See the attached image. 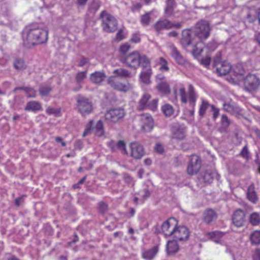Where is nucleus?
Masks as SVG:
<instances>
[{
    "instance_id": "f257e3e1",
    "label": "nucleus",
    "mask_w": 260,
    "mask_h": 260,
    "mask_svg": "<svg viewBox=\"0 0 260 260\" xmlns=\"http://www.w3.org/2000/svg\"><path fill=\"white\" fill-rule=\"evenodd\" d=\"M48 31L40 27H31L23 36V44L27 47L45 43L48 40Z\"/></svg>"
},
{
    "instance_id": "f03ea898",
    "label": "nucleus",
    "mask_w": 260,
    "mask_h": 260,
    "mask_svg": "<svg viewBox=\"0 0 260 260\" xmlns=\"http://www.w3.org/2000/svg\"><path fill=\"white\" fill-rule=\"evenodd\" d=\"M120 61L127 67L134 69H137L139 66L143 68H147L149 67L150 64L149 59L145 55L141 56L139 53L136 51L121 57Z\"/></svg>"
},
{
    "instance_id": "7ed1b4c3",
    "label": "nucleus",
    "mask_w": 260,
    "mask_h": 260,
    "mask_svg": "<svg viewBox=\"0 0 260 260\" xmlns=\"http://www.w3.org/2000/svg\"><path fill=\"white\" fill-rule=\"evenodd\" d=\"M181 44L183 48H186L190 45L192 46V53L194 56H198L203 51V46H201L198 40L193 35V31L189 29L182 30Z\"/></svg>"
},
{
    "instance_id": "20e7f679",
    "label": "nucleus",
    "mask_w": 260,
    "mask_h": 260,
    "mask_svg": "<svg viewBox=\"0 0 260 260\" xmlns=\"http://www.w3.org/2000/svg\"><path fill=\"white\" fill-rule=\"evenodd\" d=\"M210 27L209 22L206 20L198 21L195 25L193 31L198 43L204 47L203 41L207 39L210 33Z\"/></svg>"
},
{
    "instance_id": "39448f33",
    "label": "nucleus",
    "mask_w": 260,
    "mask_h": 260,
    "mask_svg": "<svg viewBox=\"0 0 260 260\" xmlns=\"http://www.w3.org/2000/svg\"><path fill=\"white\" fill-rule=\"evenodd\" d=\"M102 27L106 32H113L117 29L118 23L116 18L107 11H103L100 15Z\"/></svg>"
},
{
    "instance_id": "423d86ee",
    "label": "nucleus",
    "mask_w": 260,
    "mask_h": 260,
    "mask_svg": "<svg viewBox=\"0 0 260 260\" xmlns=\"http://www.w3.org/2000/svg\"><path fill=\"white\" fill-rule=\"evenodd\" d=\"M76 109L83 116L90 114L93 110V104L88 98L79 95L76 98Z\"/></svg>"
},
{
    "instance_id": "0eeeda50",
    "label": "nucleus",
    "mask_w": 260,
    "mask_h": 260,
    "mask_svg": "<svg viewBox=\"0 0 260 260\" xmlns=\"http://www.w3.org/2000/svg\"><path fill=\"white\" fill-rule=\"evenodd\" d=\"M259 85V79L253 74H249L244 80V89L250 93L255 92Z\"/></svg>"
},
{
    "instance_id": "6e6552de",
    "label": "nucleus",
    "mask_w": 260,
    "mask_h": 260,
    "mask_svg": "<svg viewBox=\"0 0 260 260\" xmlns=\"http://www.w3.org/2000/svg\"><path fill=\"white\" fill-rule=\"evenodd\" d=\"M92 120H90L86 125V127L83 134V136L93 133L96 136L101 137L104 134V126L103 122L99 120L94 126H92Z\"/></svg>"
},
{
    "instance_id": "1a4fd4ad",
    "label": "nucleus",
    "mask_w": 260,
    "mask_h": 260,
    "mask_svg": "<svg viewBox=\"0 0 260 260\" xmlns=\"http://www.w3.org/2000/svg\"><path fill=\"white\" fill-rule=\"evenodd\" d=\"M124 109L122 108H112L108 111L105 117L106 120L113 123L118 121L125 115Z\"/></svg>"
},
{
    "instance_id": "9d476101",
    "label": "nucleus",
    "mask_w": 260,
    "mask_h": 260,
    "mask_svg": "<svg viewBox=\"0 0 260 260\" xmlns=\"http://www.w3.org/2000/svg\"><path fill=\"white\" fill-rule=\"evenodd\" d=\"M201 167V160L196 155H191L187 167V173L191 176L197 174Z\"/></svg>"
},
{
    "instance_id": "9b49d317",
    "label": "nucleus",
    "mask_w": 260,
    "mask_h": 260,
    "mask_svg": "<svg viewBox=\"0 0 260 260\" xmlns=\"http://www.w3.org/2000/svg\"><path fill=\"white\" fill-rule=\"evenodd\" d=\"M120 151L123 154H128L135 159H140L144 154L145 151L143 147H118Z\"/></svg>"
},
{
    "instance_id": "f8f14e48",
    "label": "nucleus",
    "mask_w": 260,
    "mask_h": 260,
    "mask_svg": "<svg viewBox=\"0 0 260 260\" xmlns=\"http://www.w3.org/2000/svg\"><path fill=\"white\" fill-rule=\"evenodd\" d=\"M214 66L217 73L220 75H225L231 70V66L227 62L220 61V56H217L214 59Z\"/></svg>"
},
{
    "instance_id": "ddd939ff",
    "label": "nucleus",
    "mask_w": 260,
    "mask_h": 260,
    "mask_svg": "<svg viewBox=\"0 0 260 260\" xmlns=\"http://www.w3.org/2000/svg\"><path fill=\"white\" fill-rule=\"evenodd\" d=\"M108 83L114 89L124 92H126L132 88V87L129 83H123L121 82L116 81L113 76H111L109 78L108 80Z\"/></svg>"
},
{
    "instance_id": "4468645a",
    "label": "nucleus",
    "mask_w": 260,
    "mask_h": 260,
    "mask_svg": "<svg viewBox=\"0 0 260 260\" xmlns=\"http://www.w3.org/2000/svg\"><path fill=\"white\" fill-rule=\"evenodd\" d=\"M232 222L237 227L244 226L246 222L245 212L240 209L237 210L233 215Z\"/></svg>"
},
{
    "instance_id": "2eb2a0df",
    "label": "nucleus",
    "mask_w": 260,
    "mask_h": 260,
    "mask_svg": "<svg viewBox=\"0 0 260 260\" xmlns=\"http://www.w3.org/2000/svg\"><path fill=\"white\" fill-rule=\"evenodd\" d=\"M173 236L179 241L187 239L189 237V232L186 227L184 226L175 228Z\"/></svg>"
},
{
    "instance_id": "dca6fc26",
    "label": "nucleus",
    "mask_w": 260,
    "mask_h": 260,
    "mask_svg": "<svg viewBox=\"0 0 260 260\" xmlns=\"http://www.w3.org/2000/svg\"><path fill=\"white\" fill-rule=\"evenodd\" d=\"M143 122L142 128L146 132H150L154 126V121L152 116L149 114H144L141 115Z\"/></svg>"
},
{
    "instance_id": "f3484780",
    "label": "nucleus",
    "mask_w": 260,
    "mask_h": 260,
    "mask_svg": "<svg viewBox=\"0 0 260 260\" xmlns=\"http://www.w3.org/2000/svg\"><path fill=\"white\" fill-rule=\"evenodd\" d=\"M217 218V214L213 209H208L203 213L202 220L207 224L215 221Z\"/></svg>"
},
{
    "instance_id": "a211bd4d",
    "label": "nucleus",
    "mask_w": 260,
    "mask_h": 260,
    "mask_svg": "<svg viewBox=\"0 0 260 260\" xmlns=\"http://www.w3.org/2000/svg\"><path fill=\"white\" fill-rule=\"evenodd\" d=\"M159 250L158 246H155L150 249L144 250L142 253V257L146 260H152Z\"/></svg>"
},
{
    "instance_id": "6ab92c4d",
    "label": "nucleus",
    "mask_w": 260,
    "mask_h": 260,
    "mask_svg": "<svg viewBox=\"0 0 260 260\" xmlns=\"http://www.w3.org/2000/svg\"><path fill=\"white\" fill-rule=\"evenodd\" d=\"M174 225L171 224L170 220H167L161 225V230L166 236H173L175 230Z\"/></svg>"
},
{
    "instance_id": "aec40b11",
    "label": "nucleus",
    "mask_w": 260,
    "mask_h": 260,
    "mask_svg": "<svg viewBox=\"0 0 260 260\" xmlns=\"http://www.w3.org/2000/svg\"><path fill=\"white\" fill-rule=\"evenodd\" d=\"M171 50V55L176 61L179 64H183L185 62V59L180 53L177 49L174 46L171 45L170 47Z\"/></svg>"
},
{
    "instance_id": "412c9836",
    "label": "nucleus",
    "mask_w": 260,
    "mask_h": 260,
    "mask_svg": "<svg viewBox=\"0 0 260 260\" xmlns=\"http://www.w3.org/2000/svg\"><path fill=\"white\" fill-rule=\"evenodd\" d=\"M171 21L168 19L159 20L155 24L154 27L156 31L159 32L161 30L166 29H170Z\"/></svg>"
},
{
    "instance_id": "4be33fe9",
    "label": "nucleus",
    "mask_w": 260,
    "mask_h": 260,
    "mask_svg": "<svg viewBox=\"0 0 260 260\" xmlns=\"http://www.w3.org/2000/svg\"><path fill=\"white\" fill-rule=\"evenodd\" d=\"M25 111L36 112L42 110V105L41 103L38 101H32L28 102L25 108Z\"/></svg>"
},
{
    "instance_id": "5701e85b",
    "label": "nucleus",
    "mask_w": 260,
    "mask_h": 260,
    "mask_svg": "<svg viewBox=\"0 0 260 260\" xmlns=\"http://www.w3.org/2000/svg\"><path fill=\"white\" fill-rule=\"evenodd\" d=\"M247 197L248 199L253 203H255L257 201L258 198L255 191V188L253 184H251L248 187Z\"/></svg>"
},
{
    "instance_id": "b1692460",
    "label": "nucleus",
    "mask_w": 260,
    "mask_h": 260,
    "mask_svg": "<svg viewBox=\"0 0 260 260\" xmlns=\"http://www.w3.org/2000/svg\"><path fill=\"white\" fill-rule=\"evenodd\" d=\"M14 68L18 72H22L27 68L24 60L22 58H15L13 62Z\"/></svg>"
},
{
    "instance_id": "393cba45",
    "label": "nucleus",
    "mask_w": 260,
    "mask_h": 260,
    "mask_svg": "<svg viewBox=\"0 0 260 260\" xmlns=\"http://www.w3.org/2000/svg\"><path fill=\"white\" fill-rule=\"evenodd\" d=\"M151 98V95L147 93H144L139 101L137 109L139 110H143L147 109L148 106V102Z\"/></svg>"
},
{
    "instance_id": "a878e982",
    "label": "nucleus",
    "mask_w": 260,
    "mask_h": 260,
    "mask_svg": "<svg viewBox=\"0 0 260 260\" xmlns=\"http://www.w3.org/2000/svg\"><path fill=\"white\" fill-rule=\"evenodd\" d=\"M176 6L175 0H167L166 7L165 10V13L167 17H170L173 14L174 9Z\"/></svg>"
},
{
    "instance_id": "bb28decb",
    "label": "nucleus",
    "mask_w": 260,
    "mask_h": 260,
    "mask_svg": "<svg viewBox=\"0 0 260 260\" xmlns=\"http://www.w3.org/2000/svg\"><path fill=\"white\" fill-rule=\"evenodd\" d=\"M106 78V75L102 72H95L90 75L91 81L95 84L102 82Z\"/></svg>"
},
{
    "instance_id": "cd10ccee",
    "label": "nucleus",
    "mask_w": 260,
    "mask_h": 260,
    "mask_svg": "<svg viewBox=\"0 0 260 260\" xmlns=\"http://www.w3.org/2000/svg\"><path fill=\"white\" fill-rule=\"evenodd\" d=\"M150 66L149 67L147 68H143V71L142 72L140 75V78L141 81L145 84H149L150 83V78L152 74V70L150 68Z\"/></svg>"
},
{
    "instance_id": "c85d7f7f",
    "label": "nucleus",
    "mask_w": 260,
    "mask_h": 260,
    "mask_svg": "<svg viewBox=\"0 0 260 260\" xmlns=\"http://www.w3.org/2000/svg\"><path fill=\"white\" fill-rule=\"evenodd\" d=\"M179 247L176 240H171L168 242L167 251L169 254H174L179 250Z\"/></svg>"
},
{
    "instance_id": "c756f323",
    "label": "nucleus",
    "mask_w": 260,
    "mask_h": 260,
    "mask_svg": "<svg viewBox=\"0 0 260 260\" xmlns=\"http://www.w3.org/2000/svg\"><path fill=\"white\" fill-rule=\"evenodd\" d=\"M209 238L216 243H220L221 239L224 235V233L220 231H214L208 233Z\"/></svg>"
},
{
    "instance_id": "7c9ffc66",
    "label": "nucleus",
    "mask_w": 260,
    "mask_h": 260,
    "mask_svg": "<svg viewBox=\"0 0 260 260\" xmlns=\"http://www.w3.org/2000/svg\"><path fill=\"white\" fill-rule=\"evenodd\" d=\"M188 101L190 106L192 108L195 106V103L197 100V95L194 91L193 87L191 85L188 86Z\"/></svg>"
},
{
    "instance_id": "2f4dec72",
    "label": "nucleus",
    "mask_w": 260,
    "mask_h": 260,
    "mask_svg": "<svg viewBox=\"0 0 260 260\" xmlns=\"http://www.w3.org/2000/svg\"><path fill=\"white\" fill-rule=\"evenodd\" d=\"M157 90L165 94H168L170 92V88L168 83L166 81H160L157 85Z\"/></svg>"
},
{
    "instance_id": "473e14b6",
    "label": "nucleus",
    "mask_w": 260,
    "mask_h": 260,
    "mask_svg": "<svg viewBox=\"0 0 260 260\" xmlns=\"http://www.w3.org/2000/svg\"><path fill=\"white\" fill-rule=\"evenodd\" d=\"M250 240L253 245L260 244V231L256 230L250 234Z\"/></svg>"
},
{
    "instance_id": "72a5a7b5",
    "label": "nucleus",
    "mask_w": 260,
    "mask_h": 260,
    "mask_svg": "<svg viewBox=\"0 0 260 260\" xmlns=\"http://www.w3.org/2000/svg\"><path fill=\"white\" fill-rule=\"evenodd\" d=\"M114 77H119L120 78L128 77L131 75V72L128 70L122 68L114 70L113 71Z\"/></svg>"
},
{
    "instance_id": "f704fd0d",
    "label": "nucleus",
    "mask_w": 260,
    "mask_h": 260,
    "mask_svg": "<svg viewBox=\"0 0 260 260\" xmlns=\"http://www.w3.org/2000/svg\"><path fill=\"white\" fill-rule=\"evenodd\" d=\"M185 131L183 128L178 127L173 129V138L176 139L182 140L185 137Z\"/></svg>"
},
{
    "instance_id": "c9c22d12",
    "label": "nucleus",
    "mask_w": 260,
    "mask_h": 260,
    "mask_svg": "<svg viewBox=\"0 0 260 260\" xmlns=\"http://www.w3.org/2000/svg\"><path fill=\"white\" fill-rule=\"evenodd\" d=\"M214 173L211 171H205L202 174V177L205 183H211L214 178Z\"/></svg>"
},
{
    "instance_id": "e433bc0d",
    "label": "nucleus",
    "mask_w": 260,
    "mask_h": 260,
    "mask_svg": "<svg viewBox=\"0 0 260 260\" xmlns=\"http://www.w3.org/2000/svg\"><path fill=\"white\" fill-rule=\"evenodd\" d=\"M151 12H147L141 16L140 22L143 26H148L151 21Z\"/></svg>"
},
{
    "instance_id": "4c0bfd02",
    "label": "nucleus",
    "mask_w": 260,
    "mask_h": 260,
    "mask_svg": "<svg viewBox=\"0 0 260 260\" xmlns=\"http://www.w3.org/2000/svg\"><path fill=\"white\" fill-rule=\"evenodd\" d=\"M52 90V88L50 85H41L38 90L41 96H47Z\"/></svg>"
},
{
    "instance_id": "58836bf2",
    "label": "nucleus",
    "mask_w": 260,
    "mask_h": 260,
    "mask_svg": "<svg viewBox=\"0 0 260 260\" xmlns=\"http://www.w3.org/2000/svg\"><path fill=\"white\" fill-rule=\"evenodd\" d=\"M250 223L253 225H257L260 223V215L256 212L252 213L249 218Z\"/></svg>"
},
{
    "instance_id": "ea45409f",
    "label": "nucleus",
    "mask_w": 260,
    "mask_h": 260,
    "mask_svg": "<svg viewBox=\"0 0 260 260\" xmlns=\"http://www.w3.org/2000/svg\"><path fill=\"white\" fill-rule=\"evenodd\" d=\"M161 111L167 117H170L172 115L174 112L173 107L169 104H166L162 106Z\"/></svg>"
},
{
    "instance_id": "a19ab883",
    "label": "nucleus",
    "mask_w": 260,
    "mask_h": 260,
    "mask_svg": "<svg viewBox=\"0 0 260 260\" xmlns=\"http://www.w3.org/2000/svg\"><path fill=\"white\" fill-rule=\"evenodd\" d=\"M87 75V71L79 72L77 73L75 77V80L78 85L83 82V81L86 78Z\"/></svg>"
},
{
    "instance_id": "79ce46f5",
    "label": "nucleus",
    "mask_w": 260,
    "mask_h": 260,
    "mask_svg": "<svg viewBox=\"0 0 260 260\" xmlns=\"http://www.w3.org/2000/svg\"><path fill=\"white\" fill-rule=\"evenodd\" d=\"M242 140V138L239 134V131L236 127L233 137V141L236 145H238L241 144Z\"/></svg>"
},
{
    "instance_id": "37998d69",
    "label": "nucleus",
    "mask_w": 260,
    "mask_h": 260,
    "mask_svg": "<svg viewBox=\"0 0 260 260\" xmlns=\"http://www.w3.org/2000/svg\"><path fill=\"white\" fill-rule=\"evenodd\" d=\"M46 112L48 115H54L56 116L60 115V109H56L52 107H48L46 110Z\"/></svg>"
},
{
    "instance_id": "c03bdc74",
    "label": "nucleus",
    "mask_w": 260,
    "mask_h": 260,
    "mask_svg": "<svg viewBox=\"0 0 260 260\" xmlns=\"http://www.w3.org/2000/svg\"><path fill=\"white\" fill-rule=\"evenodd\" d=\"M220 122L222 127L224 128H226L231 123L230 119L224 114L222 115Z\"/></svg>"
},
{
    "instance_id": "a18cd8bd",
    "label": "nucleus",
    "mask_w": 260,
    "mask_h": 260,
    "mask_svg": "<svg viewBox=\"0 0 260 260\" xmlns=\"http://www.w3.org/2000/svg\"><path fill=\"white\" fill-rule=\"evenodd\" d=\"M209 105V103L207 102L203 101L199 112L200 116L202 117L204 116Z\"/></svg>"
},
{
    "instance_id": "49530a36",
    "label": "nucleus",
    "mask_w": 260,
    "mask_h": 260,
    "mask_svg": "<svg viewBox=\"0 0 260 260\" xmlns=\"http://www.w3.org/2000/svg\"><path fill=\"white\" fill-rule=\"evenodd\" d=\"M157 104L158 99H153L148 103L147 109H149L152 111H155L157 109Z\"/></svg>"
},
{
    "instance_id": "de8ad7c7",
    "label": "nucleus",
    "mask_w": 260,
    "mask_h": 260,
    "mask_svg": "<svg viewBox=\"0 0 260 260\" xmlns=\"http://www.w3.org/2000/svg\"><path fill=\"white\" fill-rule=\"evenodd\" d=\"M99 210L102 214L106 213L108 210V204L103 201L100 202L99 203Z\"/></svg>"
},
{
    "instance_id": "09e8293b",
    "label": "nucleus",
    "mask_w": 260,
    "mask_h": 260,
    "mask_svg": "<svg viewBox=\"0 0 260 260\" xmlns=\"http://www.w3.org/2000/svg\"><path fill=\"white\" fill-rule=\"evenodd\" d=\"M242 110L241 108H240L239 106L234 105L231 114L239 117L242 115Z\"/></svg>"
},
{
    "instance_id": "8fccbe9b",
    "label": "nucleus",
    "mask_w": 260,
    "mask_h": 260,
    "mask_svg": "<svg viewBox=\"0 0 260 260\" xmlns=\"http://www.w3.org/2000/svg\"><path fill=\"white\" fill-rule=\"evenodd\" d=\"M25 92L27 98H35L37 96V91L31 87H28Z\"/></svg>"
},
{
    "instance_id": "3c124183",
    "label": "nucleus",
    "mask_w": 260,
    "mask_h": 260,
    "mask_svg": "<svg viewBox=\"0 0 260 260\" xmlns=\"http://www.w3.org/2000/svg\"><path fill=\"white\" fill-rule=\"evenodd\" d=\"M125 182L129 185H134V181L133 178L127 173H124L123 176Z\"/></svg>"
},
{
    "instance_id": "603ef678",
    "label": "nucleus",
    "mask_w": 260,
    "mask_h": 260,
    "mask_svg": "<svg viewBox=\"0 0 260 260\" xmlns=\"http://www.w3.org/2000/svg\"><path fill=\"white\" fill-rule=\"evenodd\" d=\"M108 145L110 146H125L126 143L122 140H119L118 142L111 140L108 143Z\"/></svg>"
},
{
    "instance_id": "864d4df0",
    "label": "nucleus",
    "mask_w": 260,
    "mask_h": 260,
    "mask_svg": "<svg viewBox=\"0 0 260 260\" xmlns=\"http://www.w3.org/2000/svg\"><path fill=\"white\" fill-rule=\"evenodd\" d=\"M181 101L182 103L186 104L187 103L186 94L184 88H181L179 89Z\"/></svg>"
},
{
    "instance_id": "5fc2aeb1",
    "label": "nucleus",
    "mask_w": 260,
    "mask_h": 260,
    "mask_svg": "<svg viewBox=\"0 0 260 260\" xmlns=\"http://www.w3.org/2000/svg\"><path fill=\"white\" fill-rule=\"evenodd\" d=\"M160 62L162 63L160 69L161 70H165L166 71H168L169 69V67L167 66V60L162 57L160 58Z\"/></svg>"
},
{
    "instance_id": "6e6d98bb",
    "label": "nucleus",
    "mask_w": 260,
    "mask_h": 260,
    "mask_svg": "<svg viewBox=\"0 0 260 260\" xmlns=\"http://www.w3.org/2000/svg\"><path fill=\"white\" fill-rule=\"evenodd\" d=\"M240 154L242 157L246 159H248L250 157V155L247 149V147H243Z\"/></svg>"
},
{
    "instance_id": "4d7b16f0",
    "label": "nucleus",
    "mask_w": 260,
    "mask_h": 260,
    "mask_svg": "<svg viewBox=\"0 0 260 260\" xmlns=\"http://www.w3.org/2000/svg\"><path fill=\"white\" fill-rule=\"evenodd\" d=\"M234 105L230 103H224L223 105V109L225 112L231 113Z\"/></svg>"
},
{
    "instance_id": "13d9d810",
    "label": "nucleus",
    "mask_w": 260,
    "mask_h": 260,
    "mask_svg": "<svg viewBox=\"0 0 260 260\" xmlns=\"http://www.w3.org/2000/svg\"><path fill=\"white\" fill-rule=\"evenodd\" d=\"M130 48V46L127 44L121 45L120 47L119 51L121 53H125Z\"/></svg>"
},
{
    "instance_id": "bf43d9fd",
    "label": "nucleus",
    "mask_w": 260,
    "mask_h": 260,
    "mask_svg": "<svg viewBox=\"0 0 260 260\" xmlns=\"http://www.w3.org/2000/svg\"><path fill=\"white\" fill-rule=\"evenodd\" d=\"M88 62L89 60L88 58L85 57L84 56H82L79 60L78 66L80 67H83Z\"/></svg>"
},
{
    "instance_id": "052dcab7",
    "label": "nucleus",
    "mask_w": 260,
    "mask_h": 260,
    "mask_svg": "<svg viewBox=\"0 0 260 260\" xmlns=\"http://www.w3.org/2000/svg\"><path fill=\"white\" fill-rule=\"evenodd\" d=\"M212 110L213 111V118L215 120L216 118L219 116V109L216 108L214 106H211Z\"/></svg>"
},
{
    "instance_id": "680f3d73",
    "label": "nucleus",
    "mask_w": 260,
    "mask_h": 260,
    "mask_svg": "<svg viewBox=\"0 0 260 260\" xmlns=\"http://www.w3.org/2000/svg\"><path fill=\"white\" fill-rule=\"evenodd\" d=\"M210 61L211 58L210 57L207 56L201 59V63L205 66L207 67L210 64Z\"/></svg>"
},
{
    "instance_id": "e2e57ef3",
    "label": "nucleus",
    "mask_w": 260,
    "mask_h": 260,
    "mask_svg": "<svg viewBox=\"0 0 260 260\" xmlns=\"http://www.w3.org/2000/svg\"><path fill=\"white\" fill-rule=\"evenodd\" d=\"M252 258L253 260H260V249H256L254 251Z\"/></svg>"
},
{
    "instance_id": "0e129e2a",
    "label": "nucleus",
    "mask_w": 260,
    "mask_h": 260,
    "mask_svg": "<svg viewBox=\"0 0 260 260\" xmlns=\"http://www.w3.org/2000/svg\"><path fill=\"white\" fill-rule=\"evenodd\" d=\"M24 198V196H22L19 198H16L15 200V205L16 206L19 207L21 204L23 202Z\"/></svg>"
},
{
    "instance_id": "69168bd1",
    "label": "nucleus",
    "mask_w": 260,
    "mask_h": 260,
    "mask_svg": "<svg viewBox=\"0 0 260 260\" xmlns=\"http://www.w3.org/2000/svg\"><path fill=\"white\" fill-rule=\"evenodd\" d=\"M182 22H171V26L170 29L172 28H176L179 29L182 26Z\"/></svg>"
},
{
    "instance_id": "338daca9",
    "label": "nucleus",
    "mask_w": 260,
    "mask_h": 260,
    "mask_svg": "<svg viewBox=\"0 0 260 260\" xmlns=\"http://www.w3.org/2000/svg\"><path fill=\"white\" fill-rule=\"evenodd\" d=\"M131 41H132V42H134V43L139 42L140 41V37L139 35H138L137 34L133 35L131 38Z\"/></svg>"
},
{
    "instance_id": "774afa93",
    "label": "nucleus",
    "mask_w": 260,
    "mask_h": 260,
    "mask_svg": "<svg viewBox=\"0 0 260 260\" xmlns=\"http://www.w3.org/2000/svg\"><path fill=\"white\" fill-rule=\"evenodd\" d=\"M142 193H143V196L144 199L147 198L150 196V192L149 190L147 188H145L143 189L142 191Z\"/></svg>"
}]
</instances>
